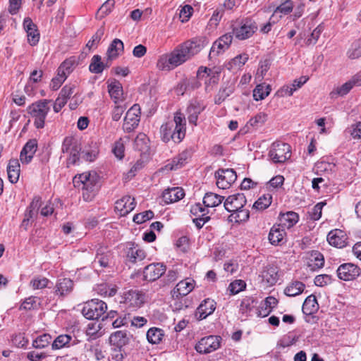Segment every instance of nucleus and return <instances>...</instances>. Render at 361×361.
<instances>
[{"instance_id": "1", "label": "nucleus", "mask_w": 361, "mask_h": 361, "mask_svg": "<svg viewBox=\"0 0 361 361\" xmlns=\"http://www.w3.org/2000/svg\"><path fill=\"white\" fill-rule=\"evenodd\" d=\"M204 46L205 39L197 38L181 44L169 54L171 63L174 68L178 67L198 54Z\"/></svg>"}, {"instance_id": "2", "label": "nucleus", "mask_w": 361, "mask_h": 361, "mask_svg": "<svg viewBox=\"0 0 361 361\" xmlns=\"http://www.w3.org/2000/svg\"><path fill=\"white\" fill-rule=\"evenodd\" d=\"M185 116L180 112H176L173 120L161 126L160 132L162 140L165 142H168L171 140L176 143L180 142L185 135Z\"/></svg>"}, {"instance_id": "3", "label": "nucleus", "mask_w": 361, "mask_h": 361, "mask_svg": "<svg viewBox=\"0 0 361 361\" xmlns=\"http://www.w3.org/2000/svg\"><path fill=\"white\" fill-rule=\"evenodd\" d=\"M73 182L75 188L82 190L86 202L92 200L99 189V177L96 172L87 171L75 176Z\"/></svg>"}, {"instance_id": "4", "label": "nucleus", "mask_w": 361, "mask_h": 361, "mask_svg": "<svg viewBox=\"0 0 361 361\" xmlns=\"http://www.w3.org/2000/svg\"><path fill=\"white\" fill-rule=\"evenodd\" d=\"M51 100L41 99L27 107V113L33 119L34 126L41 129L44 127L45 119L50 111Z\"/></svg>"}, {"instance_id": "5", "label": "nucleus", "mask_w": 361, "mask_h": 361, "mask_svg": "<svg viewBox=\"0 0 361 361\" xmlns=\"http://www.w3.org/2000/svg\"><path fill=\"white\" fill-rule=\"evenodd\" d=\"M107 310L106 304L98 299H93L87 302L82 310L83 316L87 319H97L103 315Z\"/></svg>"}, {"instance_id": "6", "label": "nucleus", "mask_w": 361, "mask_h": 361, "mask_svg": "<svg viewBox=\"0 0 361 361\" xmlns=\"http://www.w3.org/2000/svg\"><path fill=\"white\" fill-rule=\"evenodd\" d=\"M269 157L274 163H283L290 157V146L284 142H274L269 152Z\"/></svg>"}, {"instance_id": "7", "label": "nucleus", "mask_w": 361, "mask_h": 361, "mask_svg": "<svg viewBox=\"0 0 361 361\" xmlns=\"http://www.w3.org/2000/svg\"><path fill=\"white\" fill-rule=\"evenodd\" d=\"M257 29L258 27L255 21L252 19H245L241 22L240 26L233 29V35L238 39L244 40L252 37Z\"/></svg>"}, {"instance_id": "8", "label": "nucleus", "mask_w": 361, "mask_h": 361, "mask_svg": "<svg viewBox=\"0 0 361 361\" xmlns=\"http://www.w3.org/2000/svg\"><path fill=\"white\" fill-rule=\"evenodd\" d=\"M216 185L221 189H227L235 181L237 175L232 169H219L215 173Z\"/></svg>"}, {"instance_id": "9", "label": "nucleus", "mask_w": 361, "mask_h": 361, "mask_svg": "<svg viewBox=\"0 0 361 361\" xmlns=\"http://www.w3.org/2000/svg\"><path fill=\"white\" fill-rule=\"evenodd\" d=\"M221 337L209 336L202 338L195 345V350L200 353H209L217 350L220 346Z\"/></svg>"}, {"instance_id": "10", "label": "nucleus", "mask_w": 361, "mask_h": 361, "mask_svg": "<svg viewBox=\"0 0 361 361\" xmlns=\"http://www.w3.org/2000/svg\"><path fill=\"white\" fill-rule=\"evenodd\" d=\"M233 40V35L226 33L218 38L210 49L209 57H216L228 49Z\"/></svg>"}, {"instance_id": "11", "label": "nucleus", "mask_w": 361, "mask_h": 361, "mask_svg": "<svg viewBox=\"0 0 361 361\" xmlns=\"http://www.w3.org/2000/svg\"><path fill=\"white\" fill-rule=\"evenodd\" d=\"M140 111L139 106L135 104L127 111L123 125L124 131L130 133L138 126L140 122Z\"/></svg>"}, {"instance_id": "12", "label": "nucleus", "mask_w": 361, "mask_h": 361, "mask_svg": "<svg viewBox=\"0 0 361 361\" xmlns=\"http://www.w3.org/2000/svg\"><path fill=\"white\" fill-rule=\"evenodd\" d=\"M361 269L355 264L346 263L341 264L337 269L338 277L343 281H351L360 276Z\"/></svg>"}, {"instance_id": "13", "label": "nucleus", "mask_w": 361, "mask_h": 361, "mask_svg": "<svg viewBox=\"0 0 361 361\" xmlns=\"http://www.w3.org/2000/svg\"><path fill=\"white\" fill-rule=\"evenodd\" d=\"M247 200L243 193L229 195L224 202V207L228 212H233L243 208Z\"/></svg>"}, {"instance_id": "14", "label": "nucleus", "mask_w": 361, "mask_h": 361, "mask_svg": "<svg viewBox=\"0 0 361 361\" xmlns=\"http://www.w3.org/2000/svg\"><path fill=\"white\" fill-rule=\"evenodd\" d=\"M166 271V267L163 264L153 263L145 267L143 274L145 280L154 281L159 279Z\"/></svg>"}, {"instance_id": "15", "label": "nucleus", "mask_w": 361, "mask_h": 361, "mask_svg": "<svg viewBox=\"0 0 361 361\" xmlns=\"http://www.w3.org/2000/svg\"><path fill=\"white\" fill-rule=\"evenodd\" d=\"M216 309V302L210 298L204 300L195 312V317L199 320H202L212 314Z\"/></svg>"}, {"instance_id": "16", "label": "nucleus", "mask_w": 361, "mask_h": 361, "mask_svg": "<svg viewBox=\"0 0 361 361\" xmlns=\"http://www.w3.org/2000/svg\"><path fill=\"white\" fill-rule=\"evenodd\" d=\"M135 199L126 195L115 202V209L121 216H126L135 207Z\"/></svg>"}, {"instance_id": "17", "label": "nucleus", "mask_w": 361, "mask_h": 361, "mask_svg": "<svg viewBox=\"0 0 361 361\" xmlns=\"http://www.w3.org/2000/svg\"><path fill=\"white\" fill-rule=\"evenodd\" d=\"M195 287V281L191 279H186L180 281L173 290L171 295L173 298H178L179 296H185L189 294Z\"/></svg>"}, {"instance_id": "18", "label": "nucleus", "mask_w": 361, "mask_h": 361, "mask_svg": "<svg viewBox=\"0 0 361 361\" xmlns=\"http://www.w3.org/2000/svg\"><path fill=\"white\" fill-rule=\"evenodd\" d=\"M327 240L331 245L339 248L345 247L347 244L346 235L340 229L331 231L327 235Z\"/></svg>"}, {"instance_id": "19", "label": "nucleus", "mask_w": 361, "mask_h": 361, "mask_svg": "<svg viewBox=\"0 0 361 361\" xmlns=\"http://www.w3.org/2000/svg\"><path fill=\"white\" fill-rule=\"evenodd\" d=\"M286 232L280 225H274L269 233V243L273 245H279L286 242Z\"/></svg>"}, {"instance_id": "20", "label": "nucleus", "mask_w": 361, "mask_h": 361, "mask_svg": "<svg viewBox=\"0 0 361 361\" xmlns=\"http://www.w3.org/2000/svg\"><path fill=\"white\" fill-rule=\"evenodd\" d=\"M23 26L27 32L28 42L31 46L36 45L39 39V33L37 26L29 18L24 19Z\"/></svg>"}, {"instance_id": "21", "label": "nucleus", "mask_w": 361, "mask_h": 361, "mask_svg": "<svg viewBox=\"0 0 361 361\" xmlns=\"http://www.w3.org/2000/svg\"><path fill=\"white\" fill-rule=\"evenodd\" d=\"M113 255L107 247L99 246L97 249L94 263H98L101 267L106 268L109 267Z\"/></svg>"}, {"instance_id": "22", "label": "nucleus", "mask_w": 361, "mask_h": 361, "mask_svg": "<svg viewBox=\"0 0 361 361\" xmlns=\"http://www.w3.org/2000/svg\"><path fill=\"white\" fill-rule=\"evenodd\" d=\"M235 90V82L233 80H229L224 82L218 93L215 96L214 102L216 104H221L229 97Z\"/></svg>"}, {"instance_id": "23", "label": "nucleus", "mask_w": 361, "mask_h": 361, "mask_svg": "<svg viewBox=\"0 0 361 361\" xmlns=\"http://www.w3.org/2000/svg\"><path fill=\"white\" fill-rule=\"evenodd\" d=\"M37 149V141L35 139L30 140L23 147L20 159L23 164H28L31 161Z\"/></svg>"}, {"instance_id": "24", "label": "nucleus", "mask_w": 361, "mask_h": 361, "mask_svg": "<svg viewBox=\"0 0 361 361\" xmlns=\"http://www.w3.org/2000/svg\"><path fill=\"white\" fill-rule=\"evenodd\" d=\"M185 196L183 188L179 187L168 188L162 193V199L166 204L177 202Z\"/></svg>"}, {"instance_id": "25", "label": "nucleus", "mask_w": 361, "mask_h": 361, "mask_svg": "<svg viewBox=\"0 0 361 361\" xmlns=\"http://www.w3.org/2000/svg\"><path fill=\"white\" fill-rule=\"evenodd\" d=\"M293 8V4L290 0H286L282 4H281L276 8L274 10L273 14L270 18V20H273L274 23H276L281 19L283 16L288 15L290 13Z\"/></svg>"}, {"instance_id": "26", "label": "nucleus", "mask_w": 361, "mask_h": 361, "mask_svg": "<svg viewBox=\"0 0 361 361\" xmlns=\"http://www.w3.org/2000/svg\"><path fill=\"white\" fill-rule=\"evenodd\" d=\"M299 216L295 212H281L279 216V224L283 228H290L298 222Z\"/></svg>"}, {"instance_id": "27", "label": "nucleus", "mask_w": 361, "mask_h": 361, "mask_svg": "<svg viewBox=\"0 0 361 361\" xmlns=\"http://www.w3.org/2000/svg\"><path fill=\"white\" fill-rule=\"evenodd\" d=\"M73 288V282L70 279L63 278L59 279L55 287V293L61 297H64L71 293Z\"/></svg>"}, {"instance_id": "28", "label": "nucleus", "mask_w": 361, "mask_h": 361, "mask_svg": "<svg viewBox=\"0 0 361 361\" xmlns=\"http://www.w3.org/2000/svg\"><path fill=\"white\" fill-rule=\"evenodd\" d=\"M126 303L133 307H140L145 301L144 295L138 290H129L126 295Z\"/></svg>"}, {"instance_id": "29", "label": "nucleus", "mask_w": 361, "mask_h": 361, "mask_svg": "<svg viewBox=\"0 0 361 361\" xmlns=\"http://www.w3.org/2000/svg\"><path fill=\"white\" fill-rule=\"evenodd\" d=\"M77 343V340H73L71 336L68 334H61L55 338L52 343L51 347L53 350H58L65 347H69L70 345H75Z\"/></svg>"}, {"instance_id": "30", "label": "nucleus", "mask_w": 361, "mask_h": 361, "mask_svg": "<svg viewBox=\"0 0 361 361\" xmlns=\"http://www.w3.org/2000/svg\"><path fill=\"white\" fill-rule=\"evenodd\" d=\"M123 43L119 39H114L109 45L106 56L109 60L116 59L123 51Z\"/></svg>"}, {"instance_id": "31", "label": "nucleus", "mask_w": 361, "mask_h": 361, "mask_svg": "<svg viewBox=\"0 0 361 361\" xmlns=\"http://www.w3.org/2000/svg\"><path fill=\"white\" fill-rule=\"evenodd\" d=\"M8 178L11 183L18 182L20 176V164L18 159H11L7 166Z\"/></svg>"}, {"instance_id": "32", "label": "nucleus", "mask_w": 361, "mask_h": 361, "mask_svg": "<svg viewBox=\"0 0 361 361\" xmlns=\"http://www.w3.org/2000/svg\"><path fill=\"white\" fill-rule=\"evenodd\" d=\"M108 90L115 104L123 102V87L118 81H114L109 84Z\"/></svg>"}, {"instance_id": "33", "label": "nucleus", "mask_w": 361, "mask_h": 361, "mask_svg": "<svg viewBox=\"0 0 361 361\" xmlns=\"http://www.w3.org/2000/svg\"><path fill=\"white\" fill-rule=\"evenodd\" d=\"M319 309V305L316 297L314 295L308 296L303 302L302 312L306 315L314 314Z\"/></svg>"}, {"instance_id": "34", "label": "nucleus", "mask_w": 361, "mask_h": 361, "mask_svg": "<svg viewBox=\"0 0 361 361\" xmlns=\"http://www.w3.org/2000/svg\"><path fill=\"white\" fill-rule=\"evenodd\" d=\"M202 73L207 74L205 78V84L207 85L208 84H217L219 81V72L214 71L213 70L206 68V67H200L197 72V75L200 78H203L204 75H202Z\"/></svg>"}, {"instance_id": "35", "label": "nucleus", "mask_w": 361, "mask_h": 361, "mask_svg": "<svg viewBox=\"0 0 361 361\" xmlns=\"http://www.w3.org/2000/svg\"><path fill=\"white\" fill-rule=\"evenodd\" d=\"M305 288V285L299 281L290 282L285 288L284 293L287 296L295 297L301 294Z\"/></svg>"}, {"instance_id": "36", "label": "nucleus", "mask_w": 361, "mask_h": 361, "mask_svg": "<svg viewBox=\"0 0 361 361\" xmlns=\"http://www.w3.org/2000/svg\"><path fill=\"white\" fill-rule=\"evenodd\" d=\"M190 157V152L188 151H183L179 154L176 157L173 158L171 163L168 164L166 167L170 170H177L183 167Z\"/></svg>"}, {"instance_id": "37", "label": "nucleus", "mask_w": 361, "mask_h": 361, "mask_svg": "<svg viewBox=\"0 0 361 361\" xmlns=\"http://www.w3.org/2000/svg\"><path fill=\"white\" fill-rule=\"evenodd\" d=\"M324 258L322 253L318 251H312L309 257L308 267L311 270L314 271L324 267Z\"/></svg>"}, {"instance_id": "38", "label": "nucleus", "mask_w": 361, "mask_h": 361, "mask_svg": "<svg viewBox=\"0 0 361 361\" xmlns=\"http://www.w3.org/2000/svg\"><path fill=\"white\" fill-rule=\"evenodd\" d=\"M262 276L268 286L274 285L279 278L277 268L273 266L267 267L262 272Z\"/></svg>"}, {"instance_id": "39", "label": "nucleus", "mask_w": 361, "mask_h": 361, "mask_svg": "<svg viewBox=\"0 0 361 361\" xmlns=\"http://www.w3.org/2000/svg\"><path fill=\"white\" fill-rule=\"evenodd\" d=\"M128 341L129 338L126 332L123 331H117L110 336L111 343L118 348H122L126 345L128 343Z\"/></svg>"}, {"instance_id": "40", "label": "nucleus", "mask_w": 361, "mask_h": 361, "mask_svg": "<svg viewBox=\"0 0 361 361\" xmlns=\"http://www.w3.org/2000/svg\"><path fill=\"white\" fill-rule=\"evenodd\" d=\"M270 85L261 83L257 85L253 90V97L256 101H260L267 97L271 92Z\"/></svg>"}, {"instance_id": "41", "label": "nucleus", "mask_w": 361, "mask_h": 361, "mask_svg": "<svg viewBox=\"0 0 361 361\" xmlns=\"http://www.w3.org/2000/svg\"><path fill=\"white\" fill-rule=\"evenodd\" d=\"M203 109H204V106H200L199 103L197 102L191 103L190 105L188 108V111L189 114V116H188L189 123H192L194 125H197V121L198 118V116L203 111Z\"/></svg>"}, {"instance_id": "42", "label": "nucleus", "mask_w": 361, "mask_h": 361, "mask_svg": "<svg viewBox=\"0 0 361 361\" xmlns=\"http://www.w3.org/2000/svg\"><path fill=\"white\" fill-rule=\"evenodd\" d=\"M164 336V331L159 328H150L147 332V339L152 344L159 343Z\"/></svg>"}, {"instance_id": "43", "label": "nucleus", "mask_w": 361, "mask_h": 361, "mask_svg": "<svg viewBox=\"0 0 361 361\" xmlns=\"http://www.w3.org/2000/svg\"><path fill=\"white\" fill-rule=\"evenodd\" d=\"M224 199L223 196L213 192H207L203 198V203L207 207H214L219 205Z\"/></svg>"}, {"instance_id": "44", "label": "nucleus", "mask_w": 361, "mask_h": 361, "mask_svg": "<svg viewBox=\"0 0 361 361\" xmlns=\"http://www.w3.org/2000/svg\"><path fill=\"white\" fill-rule=\"evenodd\" d=\"M247 60V54H240L231 59L228 63H226V67L229 71H235L242 67Z\"/></svg>"}, {"instance_id": "45", "label": "nucleus", "mask_w": 361, "mask_h": 361, "mask_svg": "<svg viewBox=\"0 0 361 361\" xmlns=\"http://www.w3.org/2000/svg\"><path fill=\"white\" fill-rule=\"evenodd\" d=\"M104 68L105 65L102 61V57L99 55H94L89 66L90 71L92 73L99 74L103 72Z\"/></svg>"}, {"instance_id": "46", "label": "nucleus", "mask_w": 361, "mask_h": 361, "mask_svg": "<svg viewBox=\"0 0 361 361\" xmlns=\"http://www.w3.org/2000/svg\"><path fill=\"white\" fill-rule=\"evenodd\" d=\"M146 257L145 252L137 247H130L127 253V258L133 263L142 261Z\"/></svg>"}, {"instance_id": "47", "label": "nucleus", "mask_w": 361, "mask_h": 361, "mask_svg": "<svg viewBox=\"0 0 361 361\" xmlns=\"http://www.w3.org/2000/svg\"><path fill=\"white\" fill-rule=\"evenodd\" d=\"M149 140L145 134L139 133L134 141V148L140 152H145L148 149Z\"/></svg>"}, {"instance_id": "48", "label": "nucleus", "mask_w": 361, "mask_h": 361, "mask_svg": "<svg viewBox=\"0 0 361 361\" xmlns=\"http://www.w3.org/2000/svg\"><path fill=\"white\" fill-rule=\"evenodd\" d=\"M272 196L270 194L263 195L253 204V208L257 210H264L271 204Z\"/></svg>"}, {"instance_id": "49", "label": "nucleus", "mask_w": 361, "mask_h": 361, "mask_svg": "<svg viewBox=\"0 0 361 361\" xmlns=\"http://www.w3.org/2000/svg\"><path fill=\"white\" fill-rule=\"evenodd\" d=\"M157 67L161 71H170L174 68L171 63V59L169 54H164L159 56L157 63Z\"/></svg>"}, {"instance_id": "50", "label": "nucleus", "mask_w": 361, "mask_h": 361, "mask_svg": "<svg viewBox=\"0 0 361 361\" xmlns=\"http://www.w3.org/2000/svg\"><path fill=\"white\" fill-rule=\"evenodd\" d=\"M255 306V300L251 297H245L240 302L239 311L243 314H247Z\"/></svg>"}, {"instance_id": "51", "label": "nucleus", "mask_w": 361, "mask_h": 361, "mask_svg": "<svg viewBox=\"0 0 361 361\" xmlns=\"http://www.w3.org/2000/svg\"><path fill=\"white\" fill-rule=\"evenodd\" d=\"M278 300L272 296L267 297L264 300V305L265 306L266 312L264 314L261 311H259L257 314L258 317H264L267 316L272 310V309L277 305Z\"/></svg>"}, {"instance_id": "52", "label": "nucleus", "mask_w": 361, "mask_h": 361, "mask_svg": "<svg viewBox=\"0 0 361 361\" xmlns=\"http://www.w3.org/2000/svg\"><path fill=\"white\" fill-rule=\"evenodd\" d=\"M348 58L355 59L361 56V41L354 42L347 52Z\"/></svg>"}, {"instance_id": "53", "label": "nucleus", "mask_w": 361, "mask_h": 361, "mask_svg": "<svg viewBox=\"0 0 361 361\" xmlns=\"http://www.w3.org/2000/svg\"><path fill=\"white\" fill-rule=\"evenodd\" d=\"M267 115L263 112L257 114L255 116L251 118L247 122V126L253 128H258L262 126L267 121Z\"/></svg>"}, {"instance_id": "54", "label": "nucleus", "mask_w": 361, "mask_h": 361, "mask_svg": "<svg viewBox=\"0 0 361 361\" xmlns=\"http://www.w3.org/2000/svg\"><path fill=\"white\" fill-rule=\"evenodd\" d=\"M40 305V300L37 297L31 296L26 298L20 305V309L32 310L37 308Z\"/></svg>"}, {"instance_id": "55", "label": "nucleus", "mask_w": 361, "mask_h": 361, "mask_svg": "<svg viewBox=\"0 0 361 361\" xmlns=\"http://www.w3.org/2000/svg\"><path fill=\"white\" fill-rule=\"evenodd\" d=\"M249 211L242 208L236 212H232L229 217L231 219V221L234 219L235 222L240 223L247 221L249 219Z\"/></svg>"}, {"instance_id": "56", "label": "nucleus", "mask_w": 361, "mask_h": 361, "mask_svg": "<svg viewBox=\"0 0 361 361\" xmlns=\"http://www.w3.org/2000/svg\"><path fill=\"white\" fill-rule=\"evenodd\" d=\"M73 65L74 63L71 60H66L58 68L57 72L67 78L68 75L73 71Z\"/></svg>"}, {"instance_id": "57", "label": "nucleus", "mask_w": 361, "mask_h": 361, "mask_svg": "<svg viewBox=\"0 0 361 361\" xmlns=\"http://www.w3.org/2000/svg\"><path fill=\"white\" fill-rule=\"evenodd\" d=\"M78 141L73 137H66L62 143L61 151L63 154H68L70 151L76 147Z\"/></svg>"}, {"instance_id": "58", "label": "nucleus", "mask_w": 361, "mask_h": 361, "mask_svg": "<svg viewBox=\"0 0 361 361\" xmlns=\"http://www.w3.org/2000/svg\"><path fill=\"white\" fill-rule=\"evenodd\" d=\"M104 34V27H99L94 35L92 37V38L88 41V42L86 44V47L89 49H91L94 47H97V44L99 43L102 37H103Z\"/></svg>"}, {"instance_id": "59", "label": "nucleus", "mask_w": 361, "mask_h": 361, "mask_svg": "<svg viewBox=\"0 0 361 361\" xmlns=\"http://www.w3.org/2000/svg\"><path fill=\"white\" fill-rule=\"evenodd\" d=\"M51 336L49 334H43L38 336L32 343V345L35 348L42 349L47 346L50 343Z\"/></svg>"}, {"instance_id": "60", "label": "nucleus", "mask_w": 361, "mask_h": 361, "mask_svg": "<svg viewBox=\"0 0 361 361\" xmlns=\"http://www.w3.org/2000/svg\"><path fill=\"white\" fill-rule=\"evenodd\" d=\"M49 281L45 277L37 276L30 281V285L34 289H42L48 286Z\"/></svg>"}, {"instance_id": "61", "label": "nucleus", "mask_w": 361, "mask_h": 361, "mask_svg": "<svg viewBox=\"0 0 361 361\" xmlns=\"http://www.w3.org/2000/svg\"><path fill=\"white\" fill-rule=\"evenodd\" d=\"M246 287V283L243 280H235L231 282L228 286V290L231 295H235L243 290Z\"/></svg>"}, {"instance_id": "62", "label": "nucleus", "mask_w": 361, "mask_h": 361, "mask_svg": "<svg viewBox=\"0 0 361 361\" xmlns=\"http://www.w3.org/2000/svg\"><path fill=\"white\" fill-rule=\"evenodd\" d=\"M154 217V213L151 210H147L144 212L137 214L133 216V221L136 224H140L146 221L150 220Z\"/></svg>"}, {"instance_id": "63", "label": "nucleus", "mask_w": 361, "mask_h": 361, "mask_svg": "<svg viewBox=\"0 0 361 361\" xmlns=\"http://www.w3.org/2000/svg\"><path fill=\"white\" fill-rule=\"evenodd\" d=\"M81 146L80 144L78 143L76 145V147H74L72 149L70 152L68 153L70 154L68 159V164H75L77 161L80 159V153L81 151Z\"/></svg>"}, {"instance_id": "64", "label": "nucleus", "mask_w": 361, "mask_h": 361, "mask_svg": "<svg viewBox=\"0 0 361 361\" xmlns=\"http://www.w3.org/2000/svg\"><path fill=\"white\" fill-rule=\"evenodd\" d=\"M124 143L123 140L120 138L115 142L112 152L118 159H122L124 157Z\"/></svg>"}]
</instances>
